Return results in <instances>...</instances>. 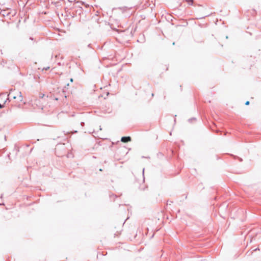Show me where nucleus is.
<instances>
[{"mask_svg": "<svg viewBox=\"0 0 261 261\" xmlns=\"http://www.w3.org/2000/svg\"><path fill=\"white\" fill-rule=\"evenodd\" d=\"M11 98L16 99L17 102H21L23 100L21 92L18 90H15V89H11L9 91L8 99Z\"/></svg>", "mask_w": 261, "mask_h": 261, "instance_id": "f257e3e1", "label": "nucleus"}, {"mask_svg": "<svg viewBox=\"0 0 261 261\" xmlns=\"http://www.w3.org/2000/svg\"><path fill=\"white\" fill-rule=\"evenodd\" d=\"M122 142L126 143L131 141V138L129 136L122 137L121 139Z\"/></svg>", "mask_w": 261, "mask_h": 261, "instance_id": "f03ea898", "label": "nucleus"}, {"mask_svg": "<svg viewBox=\"0 0 261 261\" xmlns=\"http://www.w3.org/2000/svg\"><path fill=\"white\" fill-rule=\"evenodd\" d=\"M119 9H120L122 12H124L125 11H126L127 10V7H121V8H119Z\"/></svg>", "mask_w": 261, "mask_h": 261, "instance_id": "7ed1b4c3", "label": "nucleus"}, {"mask_svg": "<svg viewBox=\"0 0 261 261\" xmlns=\"http://www.w3.org/2000/svg\"><path fill=\"white\" fill-rule=\"evenodd\" d=\"M110 197H111V199L114 198L116 197V195H114V194H113L112 195H110Z\"/></svg>", "mask_w": 261, "mask_h": 261, "instance_id": "20e7f679", "label": "nucleus"}, {"mask_svg": "<svg viewBox=\"0 0 261 261\" xmlns=\"http://www.w3.org/2000/svg\"><path fill=\"white\" fill-rule=\"evenodd\" d=\"M185 1H186L187 2H188V3H190V2H191V5H192L193 0H185Z\"/></svg>", "mask_w": 261, "mask_h": 261, "instance_id": "39448f33", "label": "nucleus"}, {"mask_svg": "<svg viewBox=\"0 0 261 261\" xmlns=\"http://www.w3.org/2000/svg\"><path fill=\"white\" fill-rule=\"evenodd\" d=\"M49 68H50V67H49V66H47V67H45V68H43V69H42V70H48V69H49Z\"/></svg>", "mask_w": 261, "mask_h": 261, "instance_id": "423d86ee", "label": "nucleus"}, {"mask_svg": "<svg viewBox=\"0 0 261 261\" xmlns=\"http://www.w3.org/2000/svg\"><path fill=\"white\" fill-rule=\"evenodd\" d=\"M193 120H195V118H191L188 120L189 122H191Z\"/></svg>", "mask_w": 261, "mask_h": 261, "instance_id": "0eeeda50", "label": "nucleus"}, {"mask_svg": "<svg viewBox=\"0 0 261 261\" xmlns=\"http://www.w3.org/2000/svg\"><path fill=\"white\" fill-rule=\"evenodd\" d=\"M144 168H143V171H142V175H143V180H144Z\"/></svg>", "mask_w": 261, "mask_h": 261, "instance_id": "6e6552de", "label": "nucleus"}, {"mask_svg": "<svg viewBox=\"0 0 261 261\" xmlns=\"http://www.w3.org/2000/svg\"><path fill=\"white\" fill-rule=\"evenodd\" d=\"M4 107V104L2 105V104L0 103V109L3 108Z\"/></svg>", "mask_w": 261, "mask_h": 261, "instance_id": "1a4fd4ad", "label": "nucleus"}, {"mask_svg": "<svg viewBox=\"0 0 261 261\" xmlns=\"http://www.w3.org/2000/svg\"><path fill=\"white\" fill-rule=\"evenodd\" d=\"M81 126H84V125H85L84 122H82L81 123Z\"/></svg>", "mask_w": 261, "mask_h": 261, "instance_id": "9d476101", "label": "nucleus"}, {"mask_svg": "<svg viewBox=\"0 0 261 261\" xmlns=\"http://www.w3.org/2000/svg\"><path fill=\"white\" fill-rule=\"evenodd\" d=\"M249 101H247L246 102H245V105H249Z\"/></svg>", "mask_w": 261, "mask_h": 261, "instance_id": "9b49d317", "label": "nucleus"}, {"mask_svg": "<svg viewBox=\"0 0 261 261\" xmlns=\"http://www.w3.org/2000/svg\"><path fill=\"white\" fill-rule=\"evenodd\" d=\"M171 201H167V204H170V203H172Z\"/></svg>", "mask_w": 261, "mask_h": 261, "instance_id": "f8f14e48", "label": "nucleus"}, {"mask_svg": "<svg viewBox=\"0 0 261 261\" xmlns=\"http://www.w3.org/2000/svg\"><path fill=\"white\" fill-rule=\"evenodd\" d=\"M237 158L239 159V161H240V162H242V161H243V160H242V158H239V157H237Z\"/></svg>", "mask_w": 261, "mask_h": 261, "instance_id": "ddd939ff", "label": "nucleus"}, {"mask_svg": "<svg viewBox=\"0 0 261 261\" xmlns=\"http://www.w3.org/2000/svg\"><path fill=\"white\" fill-rule=\"evenodd\" d=\"M29 39L31 40H34V38L33 37H30L29 38Z\"/></svg>", "mask_w": 261, "mask_h": 261, "instance_id": "4468645a", "label": "nucleus"}, {"mask_svg": "<svg viewBox=\"0 0 261 261\" xmlns=\"http://www.w3.org/2000/svg\"><path fill=\"white\" fill-rule=\"evenodd\" d=\"M70 81L71 82H73V79L72 78H71Z\"/></svg>", "mask_w": 261, "mask_h": 261, "instance_id": "2eb2a0df", "label": "nucleus"}, {"mask_svg": "<svg viewBox=\"0 0 261 261\" xmlns=\"http://www.w3.org/2000/svg\"><path fill=\"white\" fill-rule=\"evenodd\" d=\"M88 46L89 47H91V44H88Z\"/></svg>", "mask_w": 261, "mask_h": 261, "instance_id": "dca6fc26", "label": "nucleus"}, {"mask_svg": "<svg viewBox=\"0 0 261 261\" xmlns=\"http://www.w3.org/2000/svg\"><path fill=\"white\" fill-rule=\"evenodd\" d=\"M69 85V84L68 83L67 84V85H66L67 86H68Z\"/></svg>", "mask_w": 261, "mask_h": 261, "instance_id": "f3484780", "label": "nucleus"}, {"mask_svg": "<svg viewBox=\"0 0 261 261\" xmlns=\"http://www.w3.org/2000/svg\"><path fill=\"white\" fill-rule=\"evenodd\" d=\"M5 140H6V136H5Z\"/></svg>", "mask_w": 261, "mask_h": 261, "instance_id": "a211bd4d", "label": "nucleus"}, {"mask_svg": "<svg viewBox=\"0 0 261 261\" xmlns=\"http://www.w3.org/2000/svg\"><path fill=\"white\" fill-rule=\"evenodd\" d=\"M68 2H71V1L68 0Z\"/></svg>", "mask_w": 261, "mask_h": 261, "instance_id": "6ab92c4d", "label": "nucleus"}, {"mask_svg": "<svg viewBox=\"0 0 261 261\" xmlns=\"http://www.w3.org/2000/svg\"><path fill=\"white\" fill-rule=\"evenodd\" d=\"M68 2H71V1L68 0Z\"/></svg>", "mask_w": 261, "mask_h": 261, "instance_id": "aec40b11", "label": "nucleus"}, {"mask_svg": "<svg viewBox=\"0 0 261 261\" xmlns=\"http://www.w3.org/2000/svg\"><path fill=\"white\" fill-rule=\"evenodd\" d=\"M68 2H71V1L68 0Z\"/></svg>", "mask_w": 261, "mask_h": 261, "instance_id": "412c9836", "label": "nucleus"}, {"mask_svg": "<svg viewBox=\"0 0 261 261\" xmlns=\"http://www.w3.org/2000/svg\"><path fill=\"white\" fill-rule=\"evenodd\" d=\"M129 9H131V8H129V9H128V8H127V10H129Z\"/></svg>", "mask_w": 261, "mask_h": 261, "instance_id": "4be33fe9", "label": "nucleus"}]
</instances>
